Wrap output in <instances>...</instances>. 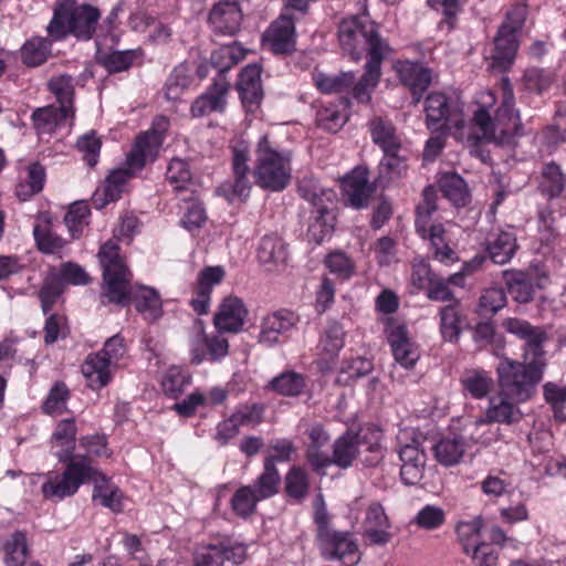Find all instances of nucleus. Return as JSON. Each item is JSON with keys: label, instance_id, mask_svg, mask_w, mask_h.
Wrapping results in <instances>:
<instances>
[{"label": "nucleus", "instance_id": "59", "mask_svg": "<svg viewBox=\"0 0 566 566\" xmlns=\"http://www.w3.org/2000/svg\"><path fill=\"white\" fill-rule=\"evenodd\" d=\"M64 291L63 282L60 277L53 276L46 279L39 292L41 307L44 314L49 313L55 301Z\"/></svg>", "mask_w": 566, "mask_h": 566}, {"label": "nucleus", "instance_id": "31", "mask_svg": "<svg viewBox=\"0 0 566 566\" xmlns=\"http://www.w3.org/2000/svg\"><path fill=\"white\" fill-rule=\"evenodd\" d=\"M566 187V174L555 161L544 164L538 181L539 191L549 199L557 198Z\"/></svg>", "mask_w": 566, "mask_h": 566}, {"label": "nucleus", "instance_id": "63", "mask_svg": "<svg viewBox=\"0 0 566 566\" xmlns=\"http://www.w3.org/2000/svg\"><path fill=\"white\" fill-rule=\"evenodd\" d=\"M76 146L80 151L85 154L84 160L87 165L91 167L95 166L101 150V140L95 132L81 136L76 142Z\"/></svg>", "mask_w": 566, "mask_h": 566}, {"label": "nucleus", "instance_id": "58", "mask_svg": "<svg viewBox=\"0 0 566 566\" xmlns=\"http://www.w3.org/2000/svg\"><path fill=\"white\" fill-rule=\"evenodd\" d=\"M324 263L332 273L344 280L355 273L354 262L342 251L327 254Z\"/></svg>", "mask_w": 566, "mask_h": 566}, {"label": "nucleus", "instance_id": "33", "mask_svg": "<svg viewBox=\"0 0 566 566\" xmlns=\"http://www.w3.org/2000/svg\"><path fill=\"white\" fill-rule=\"evenodd\" d=\"M382 61L374 59L367 61L365 65V73L359 82L353 87V96L359 103H368L371 98V92L377 86L381 75Z\"/></svg>", "mask_w": 566, "mask_h": 566}, {"label": "nucleus", "instance_id": "44", "mask_svg": "<svg viewBox=\"0 0 566 566\" xmlns=\"http://www.w3.org/2000/svg\"><path fill=\"white\" fill-rule=\"evenodd\" d=\"M317 88L323 93H342L350 88L355 82L353 72H340L335 75L317 73L314 76Z\"/></svg>", "mask_w": 566, "mask_h": 566}, {"label": "nucleus", "instance_id": "13", "mask_svg": "<svg viewBox=\"0 0 566 566\" xmlns=\"http://www.w3.org/2000/svg\"><path fill=\"white\" fill-rule=\"evenodd\" d=\"M424 112L427 126L431 130L463 127L464 119L459 105L450 104L448 97L442 93H432L427 96Z\"/></svg>", "mask_w": 566, "mask_h": 566}, {"label": "nucleus", "instance_id": "2", "mask_svg": "<svg viewBox=\"0 0 566 566\" xmlns=\"http://www.w3.org/2000/svg\"><path fill=\"white\" fill-rule=\"evenodd\" d=\"M338 39L343 52L355 61L360 60L364 53L367 54V61H384L391 51L379 35L376 23L367 15L343 20L338 28Z\"/></svg>", "mask_w": 566, "mask_h": 566}, {"label": "nucleus", "instance_id": "26", "mask_svg": "<svg viewBox=\"0 0 566 566\" xmlns=\"http://www.w3.org/2000/svg\"><path fill=\"white\" fill-rule=\"evenodd\" d=\"M76 432L77 428L74 419H63L57 423L52 434V448L57 449L54 454L60 462L66 463L71 462L72 459L82 457L81 454H74ZM83 457L87 455L84 454Z\"/></svg>", "mask_w": 566, "mask_h": 566}, {"label": "nucleus", "instance_id": "36", "mask_svg": "<svg viewBox=\"0 0 566 566\" xmlns=\"http://www.w3.org/2000/svg\"><path fill=\"white\" fill-rule=\"evenodd\" d=\"M463 389L475 399L486 397L493 386V379L483 369H467L460 379Z\"/></svg>", "mask_w": 566, "mask_h": 566}, {"label": "nucleus", "instance_id": "14", "mask_svg": "<svg viewBox=\"0 0 566 566\" xmlns=\"http://www.w3.org/2000/svg\"><path fill=\"white\" fill-rule=\"evenodd\" d=\"M406 442L399 440L400 447L398 450L399 459L401 461L400 476L406 485H416L423 476L426 465V453L420 448L421 437L416 432L405 433Z\"/></svg>", "mask_w": 566, "mask_h": 566}, {"label": "nucleus", "instance_id": "3", "mask_svg": "<svg viewBox=\"0 0 566 566\" xmlns=\"http://www.w3.org/2000/svg\"><path fill=\"white\" fill-rule=\"evenodd\" d=\"M545 368L546 364L502 359L496 367L500 396L515 403L530 400L543 379Z\"/></svg>", "mask_w": 566, "mask_h": 566}, {"label": "nucleus", "instance_id": "40", "mask_svg": "<svg viewBox=\"0 0 566 566\" xmlns=\"http://www.w3.org/2000/svg\"><path fill=\"white\" fill-rule=\"evenodd\" d=\"M49 88L54 94L60 108H65L74 117V85L70 75L63 74L49 81Z\"/></svg>", "mask_w": 566, "mask_h": 566}, {"label": "nucleus", "instance_id": "9", "mask_svg": "<svg viewBox=\"0 0 566 566\" xmlns=\"http://www.w3.org/2000/svg\"><path fill=\"white\" fill-rule=\"evenodd\" d=\"M361 449L373 453L370 459L365 460L367 464L374 465L380 460V444L377 438L375 441H368L367 434L363 433V431L357 433L352 431L345 432L333 444L332 464L340 469L352 467Z\"/></svg>", "mask_w": 566, "mask_h": 566}, {"label": "nucleus", "instance_id": "43", "mask_svg": "<svg viewBox=\"0 0 566 566\" xmlns=\"http://www.w3.org/2000/svg\"><path fill=\"white\" fill-rule=\"evenodd\" d=\"M441 191L455 207H464L470 201L465 181L458 175H447L441 179Z\"/></svg>", "mask_w": 566, "mask_h": 566}, {"label": "nucleus", "instance_id": "22", "mask_svg": "<svg viewBox=\"0 0 566 566\" xmlns=\"http://www.w3.org/2000/svg\"><path fill=\"white\" fill-rule=\"evenodd\" d=\"M256 253L260 263L270 272L282 271L287 264V244L275 233L262 237Z\"/></svg>", "mask_w": 566, "mask_h": 566}, {"label": "nucleus", "instance_id": "42", "mask_svg": "<svg viewBox=\"0 0 566 566\" xmlns=\"http://www.w3.org/2000/svg\"><path fill=\"white\" fill-rule=\"evenodd\" d=\"M244 57V52L237 45H222L218 50L213 51L210 59V64L218 71L220 78H226V73L235 64H238Z\"/></svg>", "mask_w": 566, "mask_h": 566}, {"label": "nucleus", "instance_id": "41", "mask_svg": "<svg viewBox=\"0 0 566 566\" xmlns=\"http://www.w3.org/2000/svg\"><path fill=\"white\" fill-rule=\"evenodd\" d=\"M52 42L45 38H32L21 49V59L29 66H39L44 63L51 53Z\"/></svg>", "mask_w": 566, "mask_h": 566}, {"label": "nucleus", "instance_id": "8", "mask_svg": "<svg viewBox=\"0 0 566 566\" xmlns=\"http://www.w3.org/2000/svg\"><path fill=\"white\" fill-rule=\"evenodd\" d=\"M66 469L61 475L50 476L42 485L43 496L52 501H61L75 494L80 485L92 478L95 469L90 457H78L66 462Z\"/></svg>", "mask_w": 566, "mask_h": 566}, {"label": "nucleus", "instance_id": "10", "mask_svg": "<svg viewBox=\"0 0 566 566\" xmlns=\"http://www.w3.org/2000/svg\"><path fill=\"white\" fill-rule=\"evenodd\" d=\"M503 327L524 340L523 360L534 364H546V353L543 344L548 339L547 333L542 326H533L525 319L511 317L504 321Z\"/></svg>", "mask_w": 566, "mask_h": 566}, {"label": "nucleus", "instance_id": "60", "mask_svg": "<svg viewBox=\"0 0 566 566\" xmlns=\"http://www.w3.org/2000/svg\"><path fill=\"white\" fill-rule=\"evenodd\" d=\"M188 382V376L180 368L171 367L165 374L161 386L166 395L176 398Z\"/></svg>", "mask_w": 566, "mask_h": 566}, {"label": "nucleus", "instance_id": "24", "mask_svg": "<svg viewBox=\"0 0 566 566\" xmlns=\"http://www.w3.org/2000/svg\"><path fill=\"white\" fill-rule=\"evenodd\" d=\"M229 90V82L221 76L214 78L209 90L200 95L191 105V114L201 117L212 112H222L226 106V95Z\"/></svg>", "mask_w": 566, "mask_h": 566}, {"label": "nucleus", "instance_id": "28", "mask_svg": "<svg viewBox=\"0 0 566 566\" xmlns=\"http://www.w3.org/2000/svg\"><path fill=\"white\" fill-rule=\"evenodd\" d=\"M500 397L499 402H495L493 399L491 400L485 416L475 421L476 426L491 422L512 424L522 419L523 413L516 403L509 398Z\"/></svg>", "mask_w": 566, "mask_h": 566}, {"label": "nucleus", "instance_id": "18", "mask_svg": "<svg viewBox=\"0 0 566 566\" xmlns=\"http://www.w3.org/2000/svg\"><path fill=\"white\" fill-rule=\"evenodd\" d=\"M396 71L400 82L411 93V103L418 105L431 84V70L418 62L402 61L396 64Z\"/></svg>", "mask_w": 566, "mask_h": 566}, {"label": "nucleus", "instance_id": "23", "mask_svg": "<svg viewBox=\"0 0 566 566\" xmlns=\"http://www.w3.org/2000/svg\"><path fill=\"white\" fill-rule=\"evenodd\" d=\"M242 104L249 112H254L263 98L261 66L250 64L240 73L237 84Z\"/></svg>", "mask_w": 566, "mask_h": 566}, {"label": "nucleus", "instance_id": "38", "mask_svg": "<svg viewBox=\"0 0 566 566\" xmlns=\"http://www.w3.org/2000/svg\"><path fill=\"white\" fill-rule=\"evenodd\" d=\"M437 191L432 186L424 188L422 192V201L418 205L416 210V230L421 238L426 239L428 229L431 223V217L437 211Z\"/></svg>", "mask_w": 566, "mask_h": 566}, {"label": "nucleus", "instance_id": "50", "mask_svg": "<svg viewBox=\"0 0 566 566\" xmlns=\"http://www.w3.org/2000/svg\"><path fill=\"white\" fill-rule=\"evenodd\" d=\"M167 180L174 186L177 191H187L188 186L192 184V176L189 165L186 160L174 158L167 168Z\"/></svg>", "mask_w": 566, "mask_h": 566}, {"label": "nucleus", "instance_id": "19", "mask_svg": "<svg viewBox=\"0 0 566 566\" xmlns=\"http://www.w3.org/2000/svg\"><path fill=\"white\" fill-rule=\"evenodd\" d=\"M343 195L346 201L356 209L365 208L375 187L368 180V170L365 167H356L342 180Z\"/></svg>", "mask_w": 566, "mask_h": 566}, {"label": "nucleus", "instance_id": "11", "mask_svg": "<svg viewBox=\"0 0 566 566\" xmlns=\"http://www.w3.org/2000/svg\"><path fill=\"white\" fill-rule=\"evenodd\" d=\"M298 191L303 198L310 201L314 207H317L318 217L310 226L307 237L310 241L319 244L333 232V226L327 222L325 214H328L326 203L334 201L335 192L332 189L317 188L316 185L305 182L300 185Z\"/></svg>", "mask_w": 566, "mask_h": 566}, {"label": "nucleus", "instance_id": "51", "mask_svg": "<svg viewBox=\"0 0 566 566\" xmlns=\"http://www.w3.org/2000/svg\"><path fill=\"white\" fill-rule=\"evenodd\" d=\"M446 522V512L437 505L423 506L413 517L412 523L419 528L433 531L441 527Z\"/></svg>", "mask_w": 566, "mask_h": 566}, {"label": "nucleus", "instance_id": "27", "mask_svg": "<svg viewBox=\"0 0 566 566\" xmlns=\"http://www.w3.org/2000/svg\"><path fill=\"white\" fill-rule=\"evenodd\" d=\"M395 360L405 368H411L419 359L415 345L408 338L405 326L398 325L391 328L388 335Z\"/></svg>", "mask_w": 566, "mask_h": 566}, {"label": "nucleus", "instance_id": "37", "mask_svg": "<svg viewBox=\"0 0 566 566\" xmlns=\"http://www.w3.org/2000/svg\"><path fill=\"white\" fill-rule=\"evenodd\" d=\"M67 118H73L65 108L53 105L36 108L32 114L34 127L39 134L52 133L57 125Z\"/></svg>", "mask_w": 566, "mask_h": 566}, {"label": "nucleus", "instance_id": "64", "mask_svg": "<svg viewBox=\"0 0 566 566\" xmlns=\"http://www.w3.org/2000/svg\"><path fill=\"white\" fill-rule=\"evenodd\" d=\"M344 329L340 324L334 322L329 324L323 338V350L329 356H335L344 346Z\"/></svg>", "mask_w": 566, "mask_h": 566}, {"label": "nucleus", "instance_id": "49", "mask_svg": "<svg viewBox=\"0 0 566 566\" xmlns=\"http://www.w3.org/2000/svg\"><path fill=\"white\" fill-rule=\"evenodd\" d=\"M258 496L252 486H241L231 499L233 511L241 517L250 516L254 513L258 502L262 500Z\"/></svg>", "mask_w": 566, "mask_h": 566}, {"label": "nucleus", "instance_id": "46", "mask_svg": "<svg viewBox=\"0 0 566 566\" xmlns=\"http://www.w3.org/2000/svg\"><path fill=\"white\" fill-rule=\"evenodd\" d=\"M305 387L304 377L294 371H285L274 377L269 388L282 396H298Z\"/></svg>", "mask_w": 566, "mask_h": 566}, {"label": "nucleus", "instance_id": "39", "mask_svg": "<svg viewBox=\"0 0 566 566\" xmlns=\"http://www.w3.org/2000/svg\"><path fill=\"white\" fill-rule=\"evenodd\" d=\"M280 481L275 457H268L264 460L263 473L256 479L253 490L259 494V499H269L277 493Z\"/></svg>", "mask_w": 566, "mask_h": 566}, {"label": "nucleus", "instance_id": "34", "mask_svg": "<svg viewBox=\"0 0 566 566\" xmlns=\"http://www.w3.org/2000/svg\"><path fill=\"white\" fill-rule=\"evenodd\" d=\"M517 249L516 238L512 232L502 231L488 242L490 259L496 264L507 263Z\"/></svg>", "mask_w": 566, "mask_h": 566}, {"label": "nucleus", "instance_id": "1", "mask_svg": "<svg viewBox=\"0 0 566 566\" xmlns=\"http://www.w3.org/2000/svg\"><path fill=\"white\" fill-rule=\"evenodd\" d=\"M103 268V296L109 303L127 305L134 303L135 308L145 318L155 321L161 315V301L159 294L150 287L130 285L132 273L123 262L118 247L107 242L98 253Z\"/></svg>", "mask_w": 566, "mask_h": 566}, {"label": "nucleus", "instance_id": "12", "mask_svg": "<svg viewBox=\"0 0 566 566\" xmlns=\"http://www.w3.org/2000/svg\"><path fill=\"white\" fill-rule=\"evenodd\" d=\"M168 126L169 122L167 117H156L151 128L137 136L133 149L127 155V165L142 169L147 161H154L158 155Z\"/></svg>", "mask_w": 566, "mask_h": 566}, {"label": "nucleus", "instance_id": "47", "mask_svg": "<svg viewBox=\"0 0 566 566\" xmlns=\"http://www.w3.org/2000/svg\"><path fill=\"white\" fill-rule=\"evenodd\" d=\"M136 54L132 50L127 51H113V52H97L96 61L99 65L104 66L109 73H118L128 70Z\"/></svg>", "mask_w": 566, "mask_h": 566}, {"label": "nucleus", "instance_id": "4", "mask_svg": "<svg viewBox=\"0 0 566 566\" xmlns=\"http://www.w3.org/2000/svg\"><path fill=\"white\" fill-rule=\"evenodd\" d=\"M101 13L91 4L77 6L74 0H64L55 9L48 25V33L54 40L73 34L78 40H90L96 31Z\"/></svg>", "mask_w": 566, "mask_h": 566}, {"label": "nucleus", "instance_id": "30", "mask_svg": "<svg viewBox=\"0 0 566 566\" xmlns=\"http://www.w3.org/2000/svg\"><path fill=\"white\" fill-rule=\"evenodd\" d=\"M293 325L294 316L289 311H277L268 315L263 319L259 342L271 346L277 342L280 334L291 329Z\"/></svg>", "mask_w": 566, "mask_h": 566}, {"label": "nucleus", "instance_id": "61", "mask_svg": "<svg viewBox=\"0 0 566 566\" xmlns=\"http://www.w3.org/2000/svg\"><path fill=\"white\" fill-rule=\"evenodd\" d=\"M190 80L184 66L176 67L169 75L165 85V95L168 99H177L189 86Z\"/></svg>", "mask_w": 566, "mask_h": 566}, {"label": "nucleus", "instance_id": "32", "mask_svg": "<svg viewBox=\"0 0 566 566\" xmlns=\"http://www.w3.org/2000/svg\"><path fill=\"white\" fill-rule=\"evenodd\" d=\"M503 275L507 291L515 302L524 304L533 300L535 290L531 275L522 271H504Z\"/></svg>", "mask_w": 566, "mask_h": 566}, {"label": "nucleus", "instance_id": "57", "mask_svg": "<svg viewBox=\"0 0 566 566\" xmlns=\"http://www.w3.org/2000/svg\"><path fill=\"white\" fill-rule=\"evenodd\" d=\"M33 234L39 250L43 253H54L66 244L63 238L54 234L48 227L42 228V226L36 224Z\"/></svg>", "mask_w": 566, "mask_h": 566}, {"label": "nucleus", "instance_id": "15", "mask_svg": "<svg viewBox=\"0 0 566 566\" xmlns=\"http://www.w3.org/2000/svg\"><path fill=\"white\" fill-rule=\"evenodd\" d=\"M494 119L499 130V144H511L514 137L522 135L520 114L514 107V94L509 84L503 88V99Z\"/></svg>", "mask_w": 566, "mask_h": 566}, {"label": "nucleus", "instance_id": "45", "mask_svg": "<svg viewBox=\"0 0 566 566\" xmlns=\"http://www.w3.org/2000/svg\"><path fill=\"white\" fill-rule=\"evenodd\" d=\"M463 454L464 443L461 438L442 439L434 446L438 462L446 467L459 463Z\"/></svg>", "mask_w": 566, "mask_h": 566}, {"label": "nucleus", "instance_id": "16", "mask_svg": "<svg viewBox=\"0 0 566 566\" xmlns=\"http://www.w3.org/2000/svg\"><path fill=\"white\" fill-rule=\"evenodd\" d=\"M321 554L327 560H345L358 552V544L349 532L332 530L317 539ZM346 566H353L356 562H344Z\"/></svg>", "mask_w": 566, "mask_h": 566}, {"label": "nucleus", "instance_id": "7", "mask_svg": "<svg viewBox=\"0 0 566 566\" xmlns=\"http://www.w3.org/2000/svg\"><path fill=\"white\" fill-rule=\"evenodd\" d=\"M126 354L124 338L116 334L109 337L102 350L87 356L82 373L92 389L105 387L112 378L111 366L116 365Z\"/></svg>", "mask_w": 566, "mask_h": 566}, {"label": "nucleus", "instance_id": "56", "mask_svg": "<svg viewBox=\"0 0 566 566\" xmlns=\"http://www.w3.org/2000/svg\"><path fill=\"white\" fill-rule=\"evenodd\" d=\"M444 228L441 223L432 224L428 229L427 238L429 239L434 252V258L440 262L453 260L454 252L444 242Z\"/></svg>", "mask_w": 566, "mask_h": 566}, {"label": "nucleus", "instance_id": "5", "mask_svg": "<svg viewBox=\"0 0 566 566\" xmlns=\"http://www.w3.org/2000/svg\"><path fill=\"white\" fill-rule=\"evenodd\" d=\"M255 155V184L270 191L285 189L291 179V154L276 150L268 136H263L258 143Z\"/></svg>", "mask_w": 566, "mask_h": 566}, {"label": "nucleus", "instance_id": "48", "mask_svg": "<svg viewBox=\"0 0 566 566\" xmlns=\"http://www.w3.org/2000/svg\"><path fill=\"white\" fill-rule=\"evenodd\" d=\"M7 566H23L28 556V544L25 534L15 531L4 545Z\"/></svg>", "mask_w": 566, "mask_h": 566}, {"label": "nucleus", "instance_id": "55", "mask_svg": "<svg viewBox=\"0 0 566 566\" xmlns=\"http://www.w3.org/2000/svg\"><path fill=\"white\" fill-rule=\"evenodd\" d=\"M133 169L137 168L128 165V168H117L112 170L106 177L103 189L106 190V195H108L111 200L116 201L120 197L125 184L133 176Z\"/></svg>", "mask_w": 566, "mask_h": 566}, {"label": "nucleus", "instance_id": "52", "mask_svg": "<svg viewBox=\"0 0 566 566\" xmlns=\"http://www.w3.org/2000/svg\"><path fill=\"white\" fill-rule=\"evenodd\" d=\"M506 304V294L502 287H490L483 291L479 301L480 314L492 316Z\"/></svg>", "mask_w": 566, "mask_h": 566}, {"label": "nucleus", "instance_id": "25", "mask_svg": "<svg viewBox=\"0 0 566 566\" xmlns=\"http://www.w3.org/2000/svg\"><path fill=\"white\" fill-rule=\"evenodd\" d=\"M248 311L238 297L229 296L223 300L213 322L219 332L238 333L241 331Z\"/></svg>", "mask_w": 566, "mask_h": 566}, {"label": "nucleus", "instance_id": "17", "mask_svg": "<svg viewBox=\"0 0 566 566\" xmlns=\"http://www.w3.org/2000/svg\"><path fill=\"white\" fill-rule=\"evenodd\" d=\"M249 151L245 147L233 149L232 169L234 181L222 184L218 192L222 193L229 201H233L235 197L247 198L251 190V184L248 175L250 172Z\"/></svg>", "mask_w": 566, "mask_h": 566}, {"label": "nucleus", "instance_id": "20", "mask_svg": "<svg viewBox=\"0 0 566 566\" xmlns=\"http://www.w3.org/2000/svg\"><path fill=\"white\" fill-rule=\"evenodd\" d=\"M264 43L275 54H289L295 51V23L292 14L284 13L266 31Z\"/></svg>", "mask_w": 566, "mask_h": 566}, {"label": "nucleus", "instance_id": "21", "mask_svg": "<svg viewBox=\"0 0 566 566\" xmlns=\"http://www.w3.org/2000/svg\"><path fill=\"white\" fill-rule=\"evenodd\" d=\"M242 11L237 0H220L209 12L208 22L216 33L234 35L240 30Z\"/></svg>", "mask_w": 566, "mask_h": 566}, {"label": "nucleus", "instance_id": "29", "mask_svg": "<svg viewBox=\"0 0 566 566\" xmlns=\"http://www.w3.org/2000/svg\"><path fill=\"white\" fill-rule=\"evenodd\" d=\"M369 129L373 142L384 150L385 155L399 153L401 143L391 122L376 117L370 120Z\"/></svg>", "mask_w": 566, "mask_h": 566}, {"label": "nucleus", "instance_id": "35", "mask_svg": "<svg viewBox=\"0 0 566 566\" xmlns=\"http://www.w3.org/2000/svg\"><path fill=\"white\" fill-rule=\"evenodd\" d=\"M459 301L441 307L440 331L444 340L454 343L459 339L463 316L459 311Z\"/></svg>", "mask_w": 566, "mask_h": 566}, {"label": "nucleus", "instance_id": "6", "mask_svg": "<svg viewBox=\"0 0 566 566\" xmlns=\"http://www.w3.org/2000/svg\"><path fill=\"white\" fill-rule=\"evenodd\" d=\"M526 14L527 9L524 4H516L506 13L505 21L494 39V53L490 64L493 71L506 72L512 65L518 48L517 33L524 25Z\"/></svg>", "mask_w": 566, "mask_h": 566}, {"label": "nucleus", "instance_id": "53", "mask_svg": "<svg viewBox=\"0 0 566 566\" xmlns=\"http://www.w3.org/2000/svg\"><path fill=\"white\" fill-rule=\"evenodd\" d=\"M285 492L290 497L303 500L308 492V478L304 470L294 467L285 476Z\"/></svg>", "mask_w": 566, "mask_h": 566}, {"label": "nucleus", "instance_id": "54", "mask_svg": "<svg viewBox=\"0 0 566 566\" xmlns=\"http://www.w3.org/2000/svg\"><path fill=\"white\" fill-rule=\"evenodd\" d=\"M90 214V209L82 202L71 205L69 211L64 216V223L67 227L71 237L77 239L83 231V227L87 223L86 219Z\"/></svg>", "mask_w": 566, "mask_h": 566}, {"label": "nucleus", "instance_id": "62", "mask_svg": "<svg viewBox=\"0 0 566 566\" xmlns=\"http://www.w3.org/2000/svg\"><path fill=\"white\" fill-rule=\"evenodd\" d=\"M69 395L70 391L64 382H55L43 403L44 411L46 413L63 411L65 409V402L69 398Z\"/></svg>", "mask_w": 566, "mask_h": 566}]
</instances>
